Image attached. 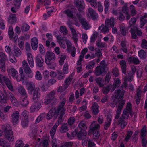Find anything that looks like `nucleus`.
<instances>
[{
    "mask_svg": "<svg viewBox=\"0 0 147 147\" xmlns=\"http://www.w3.org/2000/svg\"><path fill=\"white\" fill-rule=\"evenodd\" d=\"M35 78L38 80H41L42 78V76L40 71H37L35 76Z\"/></svg>",
    "mask_w": 147,
    "mask_h": 147,
    "instance_id": "58",
    "label": "nucleus"
},
{
    "mask_svg": "<svg viewBox=\"0 0 147 147\" xmlns=\"http://www.w3.org/2000/svg\"><path fill=\"white\" fill-rule=\"evenodd\" d=\"M78 126L79 128L80 129H82L85 131H86L87 128L84 121H81L79 123Z\"/></svg>",
    "mask_w": 147,
    "mask_h": 147,
    "instance_id": "45",
    "label": "nucleus"
},
{
    "mask_svg": "<svg viewBox=\"0 0 147 147\" xmlns=\"http://www.w3.org/2000/svg\"><path fill=\"white\" fill-rule=\"evenodd\" d=\"M26 86L28 92L30 94L33 95V99L35 100L40 94V90L38 88H35V85L33 83L27 82Z\"/></svg>",
    "mask_w": 147,
    "mask_h": 147,
    "instance_id": "4",
    "label": "nucleus"
},
{
    "mask_svg": "<svg viewBox=\"0 0 147 147\" xmlns=\"http://www.w3.org/2000/svg\"><path fill=\"white\" fill-rule=\"evenodd\" d=\"M122 72L124 74H126V63L124 60H122L120 62Z\"/></svg>",
    "mask_w": 147,
    "mask_h": 147,
    "instance_id": "23",
    "label": "nucleus"
},
{
    "mask_svg": "<svg viewBox=\"0 0 147 147\" xmlns=\"http://www.w3.org/2000/svg\"><path fill=\"white\" fill-rule=\"evenodd\" d=\"M66 56L65 55H62L60 58L59 61V65L61 66H62L64 63V61L66 59Z\"/></svg>",
    "mask_w": 147,
    "mask_h": 147,
    "instance_id": "57",
    "label": "nucleus"
},
{
    "mask_svg": "<svg viewBox=\"0 0 147 147\" xmlns=\"http://www.w3.org/2000/svg\"><path fill=\"white\" fill-rule=\"evenodd\" d=\"M56 77L58 80L63 79L64 77V75L62 71H58L57 72Z\"/></svg>",
    "mask_w": 147,
    "mask_h": 147,
    "instance_id": "48",
    "label": "nucleus"
},
{
    "mask_svg": "<svg viewBox=\"0 0 147 147\" xmlns=\"http://www.w3.org/2000/svg\"><path fill=\"white\" fill-rule=\"evenodd\" d=\"M138 55L141 59H144L147 56L146 52L142 49L138 51Z\"/></svg>",
    "mask_w": 147,
    "mask_h": 147,
    "instance_id": "37",
    "label": "nucleus"
},
{
    "mask_svg": "<svg viewBox=\"0 0 147 147\" xmlns=\"http://www.w3.org/2000/svg\"><path fill=\"white\" fill-rule=\"evenodd\" d=\"M147 23V19L146 18V16L144 15L140 19V27L142 28Z\"/></svg>",
    "mask_w": 147,
    "mask_h": 147,
    "instance_id": "31",
    "label": "nucleus"
},
{
    "mask_svg": "<svg viewBox=\"0 0 147 147\" xmlns=\"http://www.w3.org/2000/svg\"><path fill=\"white\" fill-rule=\"evenodd\" d=\"M121 83V80L118 78L113 83V86H112L113 88L112 89L111 91H113L116 88L119 86Z\"/></svg>",
    "mask_w": 147,
    "mask_h": 147,
    "instance_id": "36",
    "label": "nucleus"
},
{
    "mask_svg": "<svg viewBox=\"0 0 147 147\" xmlns=\"http://www.w3.org/2000/svg\"><path fill=\"white\" fill-rule=\"evenodd\" d=\"M115 20L113 17H111L109 18H107L105 20V24L107 26L113 28L115 25Z\"/></svg>",
    "mask_w": 147,
    "mask_h": 147,
    "instance_id": "17",
    "label": "nucleus"
},
{
    "mask_svg": "<svg viewBox=\"0 0 147 147\" xmlns=\"http://www.w3.org/2000/svg\"><path fill=\"white\" fill-rule=\"evenodd\" d=\"M125 91L124 90H121L120 89H117L114 92V97L117 99H123Z\"/></svg>",
    "mask_w": 147,
    "mask_h": 147,
    "instance_id": "15",
    "label": "nucleus"
},
{
    "mask_svg": "<svg viewBox=\"0 0 147 147\" xmlns=\"http://www.w3.org/2000/svg\"><path fill=\"white\" fill-rule=\"evenodd\" d=\"M66 102V99L65 98H63L62 100L61 101L56 109L55 107L51 108L49 111L46 116V118L48 120H50L53 117H57L59 115L60 111L61 110L60 115L59 117L57 122L61 123L63 121V117L65 111V109L64 108Z\"/></svg>",
    "mask_w": 147,
    "mask_h": 147,
    "instance_id": "1",
    "label": "nucleus"
},
{
    "mask_svg": "<svg viewBox=\"0 0 147 147\" xmlns=\"http://www.w3.org/2000/svg\"><path fill=\"white\" fill-rule=\"evenodd\" d=\"M112 88V84H109L106 86H103L102 90L103 93L105 95L107 94Z\"/></svg>",
    "mask_w": 147,
    "mask_h": 147,
    "instance_id": "24",
    "label": "nucleus"
},
{
    "mask_svg": "<svg viewBox=\"0 0 147 147\" xmlns=\"http://www.w3.org/2000/svg\"><path fill=\"white\" fill-rule=\"evenodd\" d=\"M112 121V116L109 115H107V120L105 121L104 125V129L105 130H107L110 126Z\"/></svg>",
    "mask_w": 147,
    "mask_h": 147,
    "instance_id": "19",
    "label": "nucleus"
},
{
    "mask_svg": "<svg viewBox=\"0 0 147 147\" xmlns=\"http://www.w3.org/2000/svg\"><path fill=\"white\" fill-rule=\"evenodd\" d=\"M8 35L9 36V37L10 39H12L13 37V36L14 35V32L13 30V29L12 26H9V30L8 31ZM14 38V39H17L18 36H15Z\"/></svg>",
    "mask_w": 147,
    "mask_h": 147,
    "instance_id": "26",
    "label": "nucleus"
},
{
    "mask_svg": "<svg viewBox=\"0 0 147 147\" xmlns=\"http://www.w3.org/2000/svg\"><path fill=\"white\" fill-rule=\"evenodd\" d=\"M11 75L13 77H16V74L18 73V72L13 68H12L10 69Z\"/></svg>",
    "mask_w": 147,
    "mask_h": 147,
    "instance_id": "59",
    "label": "nucleus"
},
{
    "mask_svg": "<svg viewBox=\"0 0 147 147\" xmlns=\"http://www.w3.org/2000/svg\"><path fill=\"white\" fill-rule=\"evenodd\" d=\"M129 113L128 111L124 109L122 115L123 119H127L129 116Z\"/></svg>",
    "mask_w": 147,
    "mask_h": 147,
    "instance_id": "53",
    "label": "nucleus"
},
{
    "mask_svg": "<svg viewBox=\"0 0 147 147\" xmlns=\"http://www.w3.org/2000/svg\"><path fill=\"white\" fill-rule=\"evenodd\" d=\"M60 32L63 33L64 35H66L68 34V30L65 26H61L60 28Z\"/></svg>",
    "mask_w": 147,
    "mask_h": 147,
    "instance_id": "49",
    "label": "nucleus"
},
{
    "mask_svg": "<svg viewBox=\"0 0 147 147\" xmlns=\"http://www.w3.org/2000/svg\"><path fill=\"white\" fill-rule=\"evenodd\" d=\"M19 93L21 94L20 102L22 105L26 106L28 104L27 99V95L25 89L22 86L19 87L18 89Z\"/></svg>",
    "mask_w": 147,
    "mask_h": 147,
    "instance_id": "7",
    "label": "nucleus"
},
{
    "mask_svg": "<svg viewBox=\"0 0 147 147\" xmlns=\"http://www.w3.org/2000/svg\"><path fill=\"white\" fill-rule=\"evenodd\" d=\"M42 103L40 102H37L33 103L30 108L31 112H34L38 110L42 107Z\"/></svg>",
    "mask_w": 147,
    "mask_h": 147,
    "instance_id": "16",
    "label": "nucleus"
},
{
    "mask_svg": "<svg viewBox=\"0 0 147 147\" xmlns=\"http://www.w3.org/2000/svg\"><path fill=\"white\" fill-rule=\"evenodd\" d=\"M120 31L121 34L123 36H125L127 35V30L126 29L125 26H121L120 28Z\"/></svg>",
    "mask_w": 147,
    "mask_h": 147,
    "instance_id": "54",
    "label": "nucleus"
},
{
    "mask_svg": "<svg viewBox=\"0 0 147 147\" xmlns=\"http://www.w3.org/2000/svg\"><path fill=\"white\" fill-rule=\"evenodd\" d=\"M24 144L22 141L18 140L16 142L15 147H23Z\"/></svg>",
    "mask_w": 147,
    "mask_h": 147,
    "instance_id": "50",
    "label": "nucleus"
},
{
    "mask_svg": "<svg viewBox=\"0 0 147 147\" xmlns=\"http://www.w3.org/2000/svg\"><path fill=\"white\" fill-rule=\"evenodd\" d=\"M127 124V122L125 121L122 118L120 117L119 119L117 125H120L121 128L123 129L125 128Z\"/></svg>",
    "mask_w": 147,
    "mask_h": 147,
    "instance_id": "27",
    "label": "nucleus"
},
{
    "mask_svg": "<svg viewBox=\"0 0 147 147\" xmlns=\"http://www.w3.org/2000/svg\"><path fill=\"white\" fill-rule=\"evenodd\" d=\"M88 16L94 20H96L98 18V14L92 8H89L88 9Z\"/></svg>",
    "mask_w": 147,
    "mask_h": 147,
    "instance_id": "14",
    "label": "nucleus"
},
{
    "mask_svg": "<svg viewBox=\"0 0 147 147\" xmlns=\"http://www.w3.org/2000/svg\"><path fill=\"white\" fill-rule=\"evenodd\" d=\"M27 40L26 36H22L20 37L18 40L19 47L21 50H23L24 48V42Z\"/></svg>",
    "mask_w": 147,
    "mask_h": 147,
    "instance_id": "20",
    "label": "nucleus"
},
{
    "mask_svg": "<svg viewBox=\"0 0 147 147\" xmlns=\"http://www.w3.org/2000/svg\"><path fill=\"white\" fill-rule=\"evenodd\" d=\"M13 52L14 53V55L18 57L21 54V52L20 49L18 47H14Z\"/></svg>",
    "mask_w": 147,
    "mask_h": 147,
    "instance_id": "39",
    "label": "nucleus"
},
{
    "mask_svg": "<svg viewBox=\"0 0 147 147\" xmlns=\"http://www.w3.org/2000/svg\"><path fill=\"white\" fill-rule=\"evenodd\" d=\"M111 77V74L109 72L107 73L104 78L105 82L107 83H109Z\"/></svg>",
    "mask_w": 147,
    "mask_h": 147,
    "instance_id": "55",
    "label": "nucleus"
},
{
    "mask_svg": "<svg viewBox=\"0 0 147 147\" xmlns=\"http://www.w3.org/2000/svg\"><path fill=\"white\" fill-rule=\"evenodd\" d=\"M78 131L77 129V137L79 138H82L83 136H85L86 134V131L82 129H80L79 132Z\"/></svg>",
    "mask_w": 147,
    "mask_h": 147,
    "instance_id": "38",
    "label": "nucleus"
},
{
    "mask_svg": "<svg viewBox=\"0 0 147 147\" xmlns=\"http://www.w3.org/2000/svg\"><path fill=\"white\" fill-rule=\"evenodd\" d=\"M107 65L105 60L103 59L101 62L100 65L95 68V74L97 76H98L106 72Z\"/></svg>",
    "mask_w": 147,
    "mask_h": 147,
    "instance_id": "6",
    "label": "nucleus"
},
{
    "mask_svg": "<svg viewBox=\"0 0 147 147\" xmlns=\"http://www.w3.org/2000/svg\"><path fill=\"white\" fill-rule=\"evenodd\" d=\"M7 1L9 2L12 0H6ZM22 0H14V3L15 7L17 8L20 7L21 2Z\"/></svg>",
    "mask_w": 147,
    "mask_h": 147,
    "instance_id": "44",
    "label": "nucleus"
},
{
    "mask_svg": "<svg viewBox=\"0 0 147 147\" xmlns=\"http://www.w3.org/2000/svg\"><path fill=\"white\" fill-rule=\"evenodd\" d=\"M108 26L105 24V26L102 25L99 27L98 29L102 31L104 34H106L108 33L109 31V29Z\"/></svg>",
    "mask_w": 147,
    "mask_h": 147,
    "instance_id": "29",
    "label": "nucleus"
},
{
    "mask_svg": "<svg viewBox=\"0 0 147 147\" xmlns=\"http://www.w3.org/2000/svg\"><path fill=\"white\" fill-rule=\"evenodd\" d=\"M99 106L97 103H94L93 104L92 106V112L94 115H96L98 114L99 112Z\"/></svg>",
    "mask_w": 147,
    "mask_h": 147,
    "instance_id": "32",
    "label": "nucleus"
},
{
    "mask_svg": "<svg viewBox=\"0 0 147 147\" xmlns=\"http://www.w3.org/2000/svg\"><path fill=\"white\" fill-rule=\"evenodd\" d=\"M96 63L94 60L89 62L88 64L86 66V69L87 70L93 69Z\"/></svg>",
    "mask_w": 147,
    "mask_h": 147,
    "instance_id": "35",
    "label": "nucleus"
},
{
    "mask_svg": "<svg viewBox=\"0 0 147 147\" xmlns=\"http://www.w3.org/2000/svg\"><path fill=\"white\" fill-rule=\"evenodd\" d=\"M95 81L100 88H102L104 86L103 82L104 80L102 78L99 77L96 78Z\"/></svg>",
    "mask_w": 147,
    "mask_h": 147,
    "instance_id": "28",
    "label": "nucleus"
},
{
    "mask_svg": "<svg viewBox=\"0 0 147 147\" xmlns=\"http://www.w3.org/2000/svg\"><path fill=\"white\" fill-rule=\"evenodd\" d=\"M0 146L1 147H10V145L7 143L6 141L3 139H0Z\"/></svg>",
    "mask_w": 147,
    "mask_h": 147,
    "instance_id": "47",
    "label": "nucleus"
},
{
    "mask_svg": "<svg viewBox=\"0 0 147 147\" xmlns=\"http://www.w3.org/2000/svg\"><path fill=\"white\" fill-rule=\"evenodd\" d=\"M5 61H0V68L2 71H4L5 70Z\"/></svg>",
    "mask_w": 147,
    "mask_h": 147,
    "instance_id": "63",
    "label": "nucleus"
},
{
    "mask_svg": "<svg viewBox=\"0 0 147 147\" xmlns=\"http://www.w3.org/2000/svg\"><path fill=\"white\" fill-rule=\"evenodd\" d=\"M124 109L128 111L130 115L131 116L132 115L131 113L132 110V105L130 103L128 102L127 103L126 106V108Z\"/></svg>",
    "mask_w": 147,
    "mask_h": 147,
    "instance_id": "40",
    "label": "nucleus"
},
{
    "mask_svg": "<svg viewBox=\"0 0 147 147\" xmlns=\"http://www.w3.org/2000/svg\"><path fill=\"white\" fill-rule=\"evenodd\" d=\"M71 80L72 79L69 77L66 79L65 81V89H66L69 86V83L71 81Z\"/></svg>",
    "mask_w": 147,
    "mask_h": 147,
    "instance_id": "61",
    "label": "nucleus"
},
{
    "mask_svg": "<svg viewBox=\"0 0 147 147\" xmlns=\"http://www.w3.org/2000/svg\"><path fill=\"white\" fill-rule=\"evenodd\" d=\"M63 13L66 14L67 16L71 18H74L73 12L70 9H67L65 10Z\"/></svg>",
    "mask_w": 147,
    "mask_h": 147,
    "instance_id": "30",
    "label": "nucleus"
},
{
    "mask_svg": "<svg viewBox=\"0 0 147 147\" xmlns=\"http://www.w3.org/2000/svg\"><path fill=\"white\" fill-rule=\"evenodd\" d=\"M12 122L13 124H16L19 118V113L18 111H16L12 115Z\"/></svg>",
    "mask_w": 147,
    "mask_h": 147,
    "instance_id": "21",
    "label": "nucleus"
},
{
    "mask_svg": "<svg viewBox=\"0 0 147 147\" xmlns=\"http://www.w3.org/2000/svg\"><path fill=\"white\" fill-rule=\"evenodd\" d=\"M68 130L67 124L66 123L63 124L61 128L60 131L61 133H64Z\"/></svg>",
    "mask_w": 147,
    "mask_h": 147,
    "instance_id": "41",
    "label": "nucleus"
},
{
    "mask_svg": "<svg viewBox=\"0 0 147 147\" xmlns=\"http://www.w3.org/2000/svg\"><path fill=\"white\" fill-rule=\"evenodd\" d=\"M0 82L1 84L5 83L9 90L11 91H13V88L11 81L7 77L0 74Z\"/></svg>",
    "mask_w": 147,
    "mask_h": 147,
    "instance_id": "8",
    "label": "nucleus"
},
{
    "mask_svg": "<svg viewBox=\"0 0 147 147\" xmlns=\"http://www.w3.org/2000/svg\"><path fill=\"white\" fill-rule=\"evenodd\" d=\"M55 59V54L52 52L47 51L45 56V62L46 64H49L50 62L54 61Z\"/></svg>",
    "mask_w": 147,
    "mask_h": 147,
    "instance_id": "12",
    "label": "nucleus"
},
{
    "mask_svg": "<svg viewBox=\"0 0 147 147\" xmlns=\"http://www.w3.org/2000/svg\"><path fill=\"white\" fill-rule=\"evenodd\" d=\"M129 61L131 63L138 65L140 63V62L137 57H131L129 58Z\"/></svg>",
    "mask_w": 147,
    "mask_h": 147,
    "instance_id": "33",
    "label": "nucleus"
},
{
    "mask_svg": "<svg viewBox=\"0 0 147 147\" xmlns=\"http://www.w3.org/2000/svg\"><path fill=\"white\" fill-rule=\"evenodd\" d=\"M5 51L9 55H12L13 54V51L12 49L8 45H6L5 48Z\"/></svg>",
    "mask_w": 147,
    "mask_h": 147,
    "instance_id": "51",
    "label": "nucleus"
},
{
    "mask_svg": "<svg viewBox=\"0 0 147 147\" xmlns=\"http://www.w3.org/2000/svg\"><path fill=\"white\" fill-rule=\"evenodd\" d=\"M74 4L78 8L79 13L76 14L77 18L81 24L82 26L85 30L88 29L89 24L86 20L82 18L81 14H84V9L85 8V3L83 0H75Z\"/></svg>",
    "mask_w": 147,
    "mask_h": 147,
    "instance_id": "2",
    "label": "nucleus"
},
{
    "mask_svg": "<svg viewBox=\"0 0 147 147\" xmlns=\"http://www.w3.org/2000/svg\"><path fill=\"white\" fill-rule=\"evenodd\" d=\"M69 27L70 29L71 32L72 38L74 41L76 42H77L78 40V39L77 37V34L75 29L73 28L72 26L71 25H69Z\"/></svg>",
    "mask_w": 147,
    "mask_h": 147,
    "instance_id": "22",
    "label": "nucleus"
},
{
    "mask_svg": "<svg viewBox=\"0 0 147 147\" xmlns=\"http://www.w3.org/2000/svg\"><path fill=\"white\" fill-rule=\"evenodd\" d=\"M28 112L24 110L23 112L21 115L22 121L21 125L23 128L27 127L28 124Z\"/></svg>",
    "mask_w": 147,
    "mask_h": 147,
    "instance_id": "10",
    "label": "nucleus"
},
{
    "mask_svg": "<svg viewBox=\"0 0 147 147\" xmlns=\"http://www.w3.org/2000/svg\"><path fill=\"white\" fill-rule=\"evenodd\" d=\"M97 4L96 7H92L94 8L98 7V10L100 12H102L103 11V7L102 5H101V2L100 1H98V3L96 2Z\"/></svg>",
    "mask_w": 147,
    "mask_h": 147,
    "instance_id": "46",
    "label": "nucleus"
},
{
    "mask_svg": "<svg viewBox=\"0 0 147 147\" xmlns=\"http://www.w3.org/2000/svg\"><path fill=\"white\" fill-rule=\"evenodd\" d=\"M8 20L9 22H11L12 24L15 23L17 21V18L16 14H12L9 16Z\"/></svg>",
    "mask_w": 147,
    "mask_h": 147,
    "instance_id": "34",
    "label": "nucleus"
},
{
    "mask_svg": "<svg viewBox=\"0 0 147 147\" xmlns=\"http://www.w3.org/2000/svg\"><path fill=\"white\" fill-rule=\"evenodd\" d=\"M89 3L92 7H96V0H86Z\"/></svg>",
    "mask_w": 147,
    "mask_h": 147,
    "instance_id": "60",
    "label": "nucleus"
},
{
    "mask_svg": "<svg viewBox=\"0 0 147 147\" xmlns=\"http://www.w3.org/2000/svg\"><path fill=\"white\" fill-rule=\"evenodd\" d=\"M100 125L98 124L94 125L92 126L91 125L89 128L88 134L93 135V138L94 139H98L99 137L100 133L99 131Z\"/></svg>",
    "mask_w": 147,
    "mask_h": 147,
    "instance_id": "5",
    "label": "nucleus"
},
{
    "mask_svg": "<svg viewBox=\"0 0 147 147\" xmlns=\"http://www.w3.org/2000/svg\"><path fill=\"white\" fill-rule=\"evenodd\" d=\"M133 132L131 131H128L127 132V136L124 139V141L127 142L132 136Z\"/></svg>",
    "mask_w": 147,
    "mask_h": 147,
    "instance_id": "43",
    "label": "nucleus"
},
{
    "mask_svg": "<svg viewBox=\"0 0 147 147\" xmlns=\"http://www.w3.org/2000/svg\"><path fill=\"white\" fill-rule=\"evenodd\" d=\"M30 27L27 24H25L22 25L21 30L22 32H27L29 30Z\"/></svg>",
    "mask_w": 147,
    "mask_h": 147,
    "instance_id": "52",
    "label": "nucleus"
},
{
    "mask_svg": "<svg viewBox=\"0 0 147 147\" xmlns=\"http://www.w3.org/2000/svg\"><path fill=\"white\" fill-rule=\"evenodd\" d=\"M10 98L11 101L13 105L17 106L18 103L17 100L14 97L13 94L10 92H7L5 91L4 92H0V102L3 103H6Z\"/></svg>",
    "mask_w": 147,
    "mask_h": 147,
    "instance_id": "3",
    "label": "nucleus"
},
{
    "mask_svg": "<svg viewBox=\"0 0 147 147\" xmlns=\"http://www.w3.org/2000/svg\"><path fill=\"white\" fill-rule=\"evenodd\" d=\"M55 93L56 91L53 90L47 94L44 100V104L45 105H48L54 101L55 99Z\"/></svg>",
    "mask_w": 147,
    "mask_h": 147,
    "instance_id": "9",
    "label": "nucleus"
},
{
    "mask_svg": "<svg viewBox=\"0 0 147 147\" xmlns=\"http://www.w3.org/2000/svg\"><path fill=\"white\" fill-rule=\"evenodd\" d=\"M68 65L67 63H65L63 65V71L64 73L67 74L68 73Z\"/></svg>",
    "mask_w": 147,
    "mask_h": 147,
    "instance_id": "62",
    "label": "nucleus"
},
{
    "mask_svg": "<svg viewBox=\"0 0 147 147\" xmlns=\"http://www.w3.org/2000/svg\"><path fill=\"white\" fill-rule=\"evenodd\" d=\"M146 126L144 125L142 128L140 133V138H145L146 135Z\"/></svg>",
    "mask_w": 147,
    "mask_h": 147,
    "instance_id": "42",
    "label": "nucleus"
},
{
    "mask_svg": "<svg viewBox=\"0 0 147 147\" xmlns=\"http://www.w3.org/2000/svg\"><path fill=\"white\" fill-rule=\"evenodd\" d=\"M141 47L143 49H147V40L143 39L141 45Z\"/></svg>",
    "mask_w": 147,
    "mask_h": 147,
    "instance_id": "64",
    "label": "nucleus"
},
{
    "mask_svg": "<svg viewBox=\"0 0 147 147\" xmlns=\"http://www.w3.org/2000/svg\"><path fill=\"white\" fill-rule=\"evenodd\" d=\"M130 32L131 33L132 39H136L137 38V36H141L142 33L141 30H139L136 27L131 28Z\"/></svg>",
    "mask_w": 147,
    "mask_h": 147,
    "instance_id": "11",
    "label": "nucleus"
},
{
    "mask_svg": "<svg viewBox=\"0 0 147 147\" xmlns=\"http://www.w3.org/2000/svg\"><path fill=\"white\" fill-rule=\"evenodd\" d=\"M36 65L39 67H42L43 65L44 60L40 55H38L35 59Z\"/></svg>",
    "mask_w": 147,
    "mask_h": 147,
    "instance_id": "18",
    "label": "nucleus"
},
{
    "mask_svg": "<svg viewBox=\"0 0 147 147\" xmlns=\"http://www.w3.org/2000/svg\"><path fill=\"white\" fill-rule=\"evenodd\" d=\"M75 121V119L74 117H70L68 120V123L69 125L71 126L74 123Z\"/></svg>",
    "mask_w": 147,
    "mask_h": 147,
    "instance_id": "56",
    "label": "nucleus"
},
{
    "mask_svg": "<svg viewBox=\"0 0 147 147\" xmlns=\"http://www.w3.org/2000/svg\"><path fill=\"white\" fill-rule=\"evenodd\" d=\"M4 131L6 139L10 142L13 141L14 140V138L12 130L10 129H8L7 127H5Z\"/></svg>",
    "mask_w": 147,
    "mask_h": 147,
    "instance_id": "13",
    "label": "nucleus"
},
{
    "mask_svg": "<svg viewBox=\"0 0 147 147\" xmlns=\"http://www.w3.org/2000/svg\"><path fill=\"white\" fill-rule=\"evenodd\" d=\"M37 1L42 5L45 6L46 9L49 7V6L51 3L50 0H37Z\"/></svg>",
    "mask_w": 147,
    "mask_h": 147,
    "instance_id": "25",
    "label": "nucleus"
}]
</instances>
